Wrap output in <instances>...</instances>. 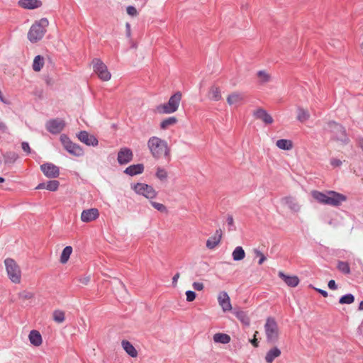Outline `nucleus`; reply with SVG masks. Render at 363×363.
I'll return each mask as SVG.
<instances>
[{
  "label": "nucleus",
  "mask_w": 363,
  "mask_h": 363,
  "mask_svg": "<svg viewBox=\"0 0 363 363\" xmlns=\"http://www.w3.org/2000/svg\"><path fill=\"white\" fill-rule=\"evenodd\" d=\"M144 171V165L143 164H136L128 166L124 170V173L129 176H135L142 174Z\"/></svg>",
  "instance_id": "aec40b11"
},
{
  "label": "nucleus",
  "mask_w": 363,
  "mask_h": 363,
  "mask_svg": "<svg viewBox=\"0 0 363 363\" xmlns=\"http://www.w3.org/2000/svg\"><path fill=\"white\" fill-rule=\"evenodd\" d=\"M121 345L123 350L126 352V353L128 355H130L131 357H137L138 352L129 341L124 340L121 342Z\"/></svg>",
  "instance_id": "a878e982"
},
{
  "label": "nucleus",
  "mask_w": 363,
  "mask_h": 363,
  "mask_svg": "<svg viewBox=\"0 0 363 363\" xmlns=\"http://www.w3.org/2000/svg\"><path fill=\"white\" fill-rule=\"evenodd\" d=\"M264 331L267 342L271 344L277 342L279 338V328L274 318H267L264 325Z\"/></svg>",
  "instance_id": "423d86ee"
},
{
  "label": "nucleus",
  "mask_w": 363,
  "mask_h": 363,
  "mask_svg": "<svg viewBox=\"0 0 363 363\" xmlns=\"http://www.w3.org/2000/svg\"><path fill=\"white\" fill-rule=\"evenodd\" d=\"M354 301V296L352 294H347L342 296L339 299L340 304H351Z\"/></svg>",
  "instance_id": "4c0bfd02"
},
{
  "label": "nucleus",
  "mask_w": 363,
  "mask_h": 363,
  "mask_svg": "<svg viewBox=\"0 0 363 363\" xmlns=\"http://www.w3.org/2000/svg\"><path fill=\"white\" fill-rule=\"evenodd\" d=\"M156 177L161 181L166 180L167 178V172L162 167H157L156 171Z\"/></svg>",
  "instance_id": "79ce46f5"
},
{
  "label": "nucleus",
  "mask_w": 363,
  "mask_h": 363,
  "mask_svg": "<svg viewBox=\"0 0 363 363\" xmlns=\"http://www.w3.org/2000/svg\"><path fill=\"white\" fill-rule=\"evenodd\" d=\"M49 25V21L46 18H42L38 21L33 24L28 33V38L31 43H37L40 40L45 32L46 28Z\"/></svg>",
  "instance_id": "7ed1b4c3"
},
{
  "label": "nucleus",
  "mask_w": 363,
  "mask_h": 363,
  "mask_svg": "<svg viewBox=\"0 0 363 363\" xmlns=\"http://www.w3.org/2000/svg\"><path fill=\"white\" fill-rule=\"evenodd\" d=\"M243 99V96L240 93H233L232 94L229 95L227 99V101L229 104V105H238L239 103H240Z\"/></svg>",
  "instance_id": "cd10ccee"
},
{
  "label": "nucleus",
  "mask_w": 363,
  "mask_h": 363,
  "mask_svg": "<svg viewBox=\"0 0 363 363\" xmlns=\"http://www.w3.org/2000/svg\"><path fill=\"white\" fill-rule=\"evenodd\" d=\"M208 97L210 99L217 101L221 99L220 91L219 88L216 86H212L210 91Z\"/></svg>",
  "instance_id": "f704fd0d"
},
{
  "label": "nucleus",
  "mask_w": 363,
  "mask_h": 363,
  "mask_svg": "<svg viewBox=\"0 0 363 363\" xmlns=\"http://www.w3.org/2000/svg\"><path fill=\"white\" fill-rule=\"evenodd\" d=\"M330 164L333 167H340L342 164V162L339 159L333 158L330 160Z\"/></svg>",
  "instance_id": "864d4df0"
},
{
  "label": "nucleus",
  "mask_w": 363,
  "mask_h": 363,
  "mask_svg": "<svg viewBox=\"0 0 363 363\" xmlns=\"http://www.w3.org/2000/svg\"><path fill=\"white\" fill-rule=\"evenodd\" d=\"M297 112V120L298 121L303 123L309 119L310 114L307 110L298 107Z\"/></svg>",
  "instance_id": "473e14b6"
},
{
  "label": "nucleus",
  "mask_w": 363,
  "mask_h": 363,
  "mask_svg": "<svg viewBox=\"0 0 363 363\" xmlns=\"http://www.w3.org/2000/svg\"><path fill=\"white\" fill-rule=\"evenodd\" d=\"M60 182L57 180H49L46 183V189L50 191H55L58 189Z\"/></svg>",
  "instance_id": "58836bf2"
},
{
  "label": "nucleus",
  "mask_w": 363,
  "mask_h": 363,
  "mask_svg": "<svg viewBox=\"0 0 363 363\" xmlns=\"http://www.w3.org/2000/svg\"><path fill=\"white\" fill-rule=\"evenodd\" d=\"M361 48H363V42L360 45Z\"/></svg>",
  "instance_id": "774afa93"
},
{
  "label": "nucleus",
  "mask_w": 363,
  "mask_h": 363,
  "mask_svg": "<svg viewBox=\"0 0 363 363\" xmlns=\"http://www.w3.org/2000/svg\"><path fill=\"white\" fill-rule=\"evenodd\" d=\"M94 72L102 81H108L111 74L108 70L107 66L99 58H94L92 60Z\"/></svg>",
  "instance_id": "1a4fd4ad"
},
{
  "label": "nucleus",
  "mask_w": 363,
  "mask_h": 363,
  "mask_svg": "<svg viewBox=\"0 0 363 363\" xmlns=\"http://www.w3.org/2000/svg\"><path fill=\"white\" fill-rule=\"evenodd\" d=\"M53 320L58 323H61L65 320V313L60 310H56L53 312Z\"/></svg>",
  "instance_id": "ea45409f"
},
{
  "label": "nucleus",
  "mask_w": 363,
  "mask_h": 363,
  "mask_svg": "<svg viewBox=\"0 0 363 363\" xmlns=\"http://www.w3.org/2000/svg\"><path fill=\"white\" fill-rule=\"evenodd\" d=\"M0 101L4 104H7V101L4 99V96L2 95L1 91L0 90Z\"/></svg>",
  "instance_id": "e2e57ef3"
},
{
  "label": "nucleus",
  "mask_w": 363,
  "mask_h": 363,
  "mask_svg": "<svg viewBox=\"0 0 363 363\" xmlns=\"http://www.w3.org/2000/svg\"><path fill=\"white\" fill-rule=\"evenodd\" d=\"M46 189V183H40L36 187L35 189Z\"/></svg>",
  "instance_id": "052dcab7"
},
{
  "label": "nucleus",
  "mask_w": 363,
  "mask_h": 363,
  "mask_svg": "<svg viewBox=\"0 0 363 363\" xmlns=\"http://www.w3.org/2000/svg\"><path fill=\"white\" fill-rule=\"evenodd\" d=\"M177 122V119L174 117H169L163 120L160 123V128L163 130L167 129L169 126L175 124Z\"/></svg>",
  "instance_id": "e433bc0d"
},
{
  "label": "nucleus",
  "mask_w": 363,
  "mask_h": 363,
  "mask_svg": "<svg viewBox=\"0 0 363 363\" xmlns=\"http://www.w3.org/2000/svg\"><path fill=\"white\" fill-rule=\"evenodd\" d=\"M44 65V58L41 55H37L35 57L33 62V69L35 72L41 70Z\"/></svg>",
  "instance_id": "2f4dec72"
},
{
  "label": "nucleus",
  "mask_w": 363,
  "mask_h": 363,
  "mask_svg": "<svg viewBox=\"0 0 363 363\" xmlns=\"http://www.w3.org/2000/svg\"><path fill=\"white\" fill-rule=\"evenodd\" d=\"M192 286L193 288L197 291H201L204 287L203 284L201 282H194Z\"/></svg>",
  "instance_id": "603ef678"
},
{
  "label": "nucleus",
  "mask_w": 363,
  "mask_h": 363,
  "mask_svg": "<svg viewBox=\"0 0 363 363\" xmlns=\"http://www.w3.org/2000/svg\"><path fill=\"white\" fill-rule=\"evenodd\" d=\"M3 156L5 164H13L18 158V154L15 152H6Z\"/></svg>",
  "instance_id": "7c9ffc66"
},
{
  "label": "nucleus",
  "mask_w": 363,
  "mask_h": 363,
  "mask_svg": "<svg viewBox=\"0 0 363 363\" xmlns=\"http://www.w3.org/2000/svg\"><path fill=\"white\" fill-rule=\"evenodd\" d=\"M77 279L83 285H87L90 281V276L79 277Z\"/></svg>",
  "instance_id": "8fccbe9b"
},
{
  "label": "nucleus",
  "mask_w": 363,
  "mask_h": 363,
  "mask_svg": "<svg viewBox=\"0 0 363 363\" xmlns=\"http://www.w3.org/2000/svg\"><path fill=\"white\" fill-rule=\"evenodd\" d=\"M281 201L282 203L286 205L292 211L298 212L300 211L301 206L295 198L292 196H286L283 198Z\"/></svg>",
  "instance_id": "412c9836"
},
{
  "label": "nucleus",
  "mask_w": 363,
  "mask_h": 363,
  "mask_svg": "<svg viewBox=\"0 0 363 363\" xmlns=\"http://www.w3.org/2000/svg\"><path fill=\"white\" fill-rule=\"evenodd\" d=\"M325 130L333 134V140L340 142L343 145H347L349 143L350 139L347 135L346 130L340 123H337L333 121H329L327 123Z\"/></svg>",
  "instance_id": "20e7f679"
},
{
  "label": "nucleus",
  "mask_w": 363,
  "mask_h": 363,
  "mask_svg": "<svg viewBox=\"0 0 363 363\" xmlns=\"http://www.w3.org/2000/svg\"><path fill=\"white\" fill-rule=\"evenodd\" d=\"M131 187L136 194L142 195L148 199L155 198L157 194L152 186L146 184L136 183L132 185Z\"/></svg>",
  "instance_id": "9d476101"
},
{
  "label": "nucleus",
  "mask_w": 363,
  "mask_h": 363,
  "mask_svg": "<svg viewBox=\"0 0 363 363\" xmlns=\"http://www.w3.org/2000/svg\"><path fill=\"white\" fill-rule=\"evenodd\" d=\"M133 154L128 147L121 148L118 152L117 160L121 165L126 164L133 160Z\"/></svg>",
  "instance_id": "4468645a"
},
{
  "label": "nucleus",
  "mask_w": 363,
  "mask_h": 363,
  "mask_svg": "<svg viewBox=\"0 0 363 363\" xmlns=\"http://www.w3.org/2000/svg\"><path fill=\"white\" fill-rule=\"evenodd\" d=\"M60 142L64 148L71 155L76 157H81L84 155L83 149L78 144L74 143L71 141L69 138L65 135L62 134L60 138Z\"/></svg>",
  "instance_id": "6e6552de"
},
{
  "label": "nucleus",
  "mask_w": 363,
  "mask_h": 363,
  "mask_svg": "<svg viewBox=\"0 0 363 363\" xmlns=\"http://www.w3.org/2000/svg\"><path fill=\"white\" fill-rule=\"evenodd\" d=\"M125 30H126V36L128 38H130L131 29H130V24L129 23H126V24H125Z\"/></svg>",
  "instance_id": "4d7b16f0"
},
{
  "label": "nucleus",
  "mask_w": 363,
  "mask_h": 363,
  "mask_svg": "<svg viewBox=\"0 0 363 363\" xmlns=\"http://www.w3.org/2000/svg\"><path fill=\"white\" fill-rule=\"evenodd\" d=\"M233 313L243 325H250V320L245 311L240 309H234Z\"/></svg>",
  "instance_id": "5701e85b"
},
{
  "label": "nucleus",
  "mask_w": 363,
  "mask_h": 363,
  "mask_svg": "<svg viewBox=\"0 0 363 363\" xmlns=\"http://www.w3.org/2000/svg\"><path fill=\"white\" fill-rule=\"evenodd\" d=\"M33 294L27 291H23L20 293H18V297L19 298L22 300H28L33 298Z\"/></svg>",
  "instance_id": "a18cd8bd"
},
{
  "label": "nucleus",
  "mask_w": 363,
  "mask_h": 363,
  "mask_svg": "<svg viewBox=\"0 0 363 363\" xmlns=\"http://www.w3.org/2000/svg\"><path fill=\"white\" fill-rule=\"evenodd\" d=\"M18 5L25 9H35L40 8L43 3L40 0H19Z\"/></svg>",
  "instance_id": "a211bd4d"
},
{
  "label": "nucleus",
  "mask_w": 363,
  "mask_h": 363,
  "mask_svg": "<svg viewBox=\"0 0 363 363\" xmlns=\"http://www.w3.org/2000/svg\"><path fill=\"white\" fill-rule=\"evenodd\" d=\"M66 123L65 120L56 118L48 121L45 123L47 130L53 135L60 133L65 128Z\"/></svg>",
  "instance_id": "9b49d317"
},
{
  "label": "nucleus",
  "mask_w": 363,
  "mask_h": 363,
  "mask_svg": "<svg viewBox=\"0 0 363 363\" xmlns=\"http://www.w3.org/2000/svg\"><path fill=\"white\" fill-rule=\"evenodd\" d=\"M28 337L30 343L34 346H39L42 344V337L40 333L38 330H31L30 332Z\"/></svg>",
  "instance_id": "393cba45"
},
{
  "label": "nucleus",
  "mask_w": 363,
  "mask_h": 363,
  "mask_svg": "<svg viewBox=\"0 0 363 363\" xmlns=\"http://www.w3.org/2000/svg\"><path fill=\"white\" fill-rule=\"evenodd\" d=\"M253 116L263 121L265 124H272L274 121L272 117L266 110L258 108L253 113Z\"/></svg>",
  "instance_id": "f3484780"
},
{
  "label": "nucleus",
  "mask_w": 363,
  "mask_h": 363,
  "mask_svg": "<svg viewBox=\"0 0 363 363\" xmlns=\"http://www.w3.org/2000/svg\"><path fill=\"white\" fill-rule=\"evenodd\" d=\"M6 272L9 279L15 284H19L21 280V272L17 263L10 258L4 261Z\"/></svg>",
  "instance_id": "0eeeda50"
},
{
  "label": "nucleus",
  "mask_w": 363,
  "mask_h": 363,
  "mask_svg": "<svg viewBox=\"0 0 363 363\" xmlns=\"http://www.w3.org/2000/svg\"><path fill=\"white\" fill-rule=\"evenodd\" d=\"M328 288L332 290H335L337 288V284H336L335 280H333V279H331L328 281Z\"/></svg>",
  "instance_id": "5fc2aeb1"
},
{
  "label": "nucleus",
  "mask_w": 363,
  "mask_h": 363,
  "mask_svg": "<svg viewBox=\"0 0 363 363\" xmlns=\"http://www.w3.org/2000/svg\"><path fill=\"white\" fill-rule=\"evenodd\" d=\"M218 301L224 312L232 310L230 299L227 292H220L218 296Z\"/></svg>",
  "instance_id": "dca6fc26"
},
{
  "label": "nucleus",
  "mask_w": 363,
  "mask_h": 363,
  "mask_svg": "<svg viewBox=\"0 0 363 363\" xmlns=\"http://www.w3.org/2000/svg\"><path fill=\"white\" fill-rule=\"evenodd\" d=\"M8 128L5 123L0 121V132L1 133H7Z\"/></svg>",
  "instance_id": "6e6d98bb"
},
{
  "label": "nucleus",
  "mask_w": 363,
  "mask_h": 363,
  "mask_svg": "<svg viewBox=\"0 0 363 363\" xmlns=\"http://www.w3.org/2000/svg\"><path fill=\"white\" fill-rule=\"evenodd\" d=\"M250 342L255 346V347H257L258 346V343H257V339L254 338L252 340H250Z\"/></svg>",
  "instance_id": "680f3d73"
},
{
  "label": "nucleus",
  "mask_w": 363,
  "mask_h": 363,
  "mask_svg": "<svg viewBox=\"0 0 363 363\" xmlns=\"http://www.w3.org/2000/svg\"><path fill=\"white\" fill-rule=\"evenodd\" d=\"M227 224L228 225V230H235L236 228L234 224V220L231 215H228L227 219H226Z\"/></svg>",
  "instance_id": "49530a36"
},
{
  "label": "nucleus",
  "mask_w": 363,
  "mask_h": 363,
  "mask_svg": "<svg viewBox=\"0 0 363 363\" xmlns=\"http://www.w3.org/2000/svg\"><path fill=\"white\" fill-rule=\"evenodd\" d=\"M337 268L344 274H350L351 272L350 265L347 262L338 261Z\"/></svg>",
  "instance_id": "c9c22d12"
},
{
  "label": "nucleus",
  "mask_w": 363,
  "mask_h": 363,
  "mask_svg": "<svg viewBox=\"0 0 363 363\" xmlns=\"http://www.w3.org/2000/svg\"><path fill=\"white\" fill-rule=\"evenodd\" d=\"M99 216V213L97 208H93L84 210L81 214V220L84 223H89L97 219Z\"/></svg>",
  "instance_id": "2eb2a0df"
},
{
  "label": "nucleus",
  "mask_w": 363,
  "mask_h": 363,
  "mask_svg": "<svg viewBox=\"0 0 363 363\" xmlns=\"http://www.w3.org/2000/svg\"><path fill=\"white\" fill-rule=\"evenodd\" d=\"M257 75L262 83H266L270 80V75L264 70L259 71Z\"/></svg>",
  "instance_id": "a19ab883"
},
{
  "label": "nucleus",
  "mask_w": 363,
  "mask_h": 363,
  "mask_svg": "<svg viewBox=\"0 0 363 363\" xmlns=\"http://www.w3.org/2000/svg\"><path fill=\"white\" fill-rule=\"evenodd\" d=\"M179 278V273H176L174 276L172 277V284L176 285L178 279Z\"/></svg>",
  "instance_id": "bf43d9fd"
},
{
  "label": "nucleus",
  "mask_w": 363,
  "mask_h": 363,
  "mask_svg": "<svg viewBox=\"0 0 363 363\" xmlns=\"http://www.w3.org/2000/svg\"><path fill=\"white\" fill-rule=\"evenodd\" d=\"M313 198L318 203L324 205L338 207L342 202L347 201V198L345 195L335 191H328L325 193L319 191H313Z\"/></svg>",
  "instance_id": "f257e3e1"
},
{
  "label": "nucleus",
  "mask_w": 363,
  "mask_h": 363,
  "mask_svg": "<svg viewBox=\"0 0 363 363\" xmlns=\"http://www.w3.org/2000/svg\"><path fill=\"white\" fill-rule=\"evenodd\" d=\"M221 238V231L220 230H217L215 235L207 240L206 247L211 250L215 248L220 243Z\"/></svg>",
  "instance_id": "4be33fe9"
},
{
  "label": "nucleus",
  "mask_w": 363,
  "mask_h": 363,
  "mask_svg": "<svg viewBox=\"0 0 363 363\" xmlns=\"http://www.w3.org/2000/svg\"><path fill=\"white\" fill-rule=\"evenodd\" d=\"M278 275L290 287H296L299 284V279L297 276L286 275L283 272H279Z\"/></svg>",
  "instance_id": "6ab92c4d"
},
{
  "label": "nucleus",
  "mask_w": 363,
  "mask_h": 363,
  "mask_svg": "<svg viewBox=\"0 0 363 363\" xmlns=\"http://www.w3.org/2000/svg\"><path fill=\"white\" fill-rule=\"evenodd\" d=\"M150 203L152 206V207H154L158 211L162 212V213L167 212V207L164 205H163L162 203H157L155 201H150Z\"/></svg>",
  "instance_id": "c03bdc74"
},
{
  "label": "nucleus",
  "mask_w": 363,
  "mask_h": 363,
  "mask_svg": "<svg viewBox=\"0 0 363 363\" xmlns=\"http://www.w3.org/2000/svg\"><path fill=\"white\" fill-rule=\"evenodd\" d=\"M315 290L317 291L318 293H320L323 297H327L328 295V292L325 290L318 289V288H315Z\"/></svg>",
  "instance_id": "13d9d810"
},
{
  "label": "nucleus",
  "mask_w": 363,
  "mask_h": 363,
  "mask_svg": "<svg viewBox=\"0 0 363 363\" xmlns=\"http://www.w3.org/2000/svg\"><path fill=\"white\" fill-rule=\"evenodd\" d=\"M281 350L277 347H274L267 352L265 361L267 363H272L275 358L281 355Z\"/></svg>",
  "instance_id": "b1692460"
},
{
  "label": "nucleus",
  "mask_w": 363,
  "mask_h": 363,
  "mask_svg": "<svg viewBox=\"0 0 363 363\" xmlns=\"http://www.w3.org/2000/svg\"><path fill=\"white\" fill-rule=\"evenodd\" d=\"M21 147L24 152H26L27 154H30L31 152V149L29 146L28 143L27 142H23L21 143Z\"/></svg>",
  "instance_id": "3c124183"
},
{
  "label": "nucleus",
  "mask_w": 363,
  "mask_h": 363,
  "mask_svg": "<svg viewBox=\"0 0 363 363\" xmlns=\"http://www.w3.org/2000/svg\"><path fill=\"white\" fill-rule=\"evenodd\" d=\"M213 341L216 343L228 344L230 341V337L228 334L218 333L213 335Z\"/></svg>",
  "instance_id": "bb28decb"
},
{
  "label": "nucleus",
  "mask_w": 363,
  "mask_h": 363,
  "mask_svg": "<svg viewBox=\"0 0 363 363\" xmlns=\"http://www.w3.org/2000/svg\"><path fill=\"white\" fill-rule=\"evenodd\" d=\"M186 301L188 302H191L196 298V294L194 291L189 290L186 291Z\"/></svg>",
  "instance_id": "de8ad7c7"
},
{
  "label": "nucleus",
  "mask_w": 363,
  "mask_h": 363,
  "mask_svg": "<svg viewBox=\"0 0 363 363\" xmlns=\"http://www.w3.org/2000/svg\"><path fill=\"white\" fill-rule=\"evenodd\" d=\"M181 99L182 93L180 91H177L171 96L167 104L157 106V111L160 113H172L178 109Z\"/></svg>",
  "instance_id": "39448f33"
},
{
  "label": "nucleus",
  "mask_w": 363,
  "mask_h": 363,
  "mask_svg": "<svg viewBox=\"0 0 363 363\" xmlns=\"http://www.w3.org/2000/svg\"><path fill=\"white\" fill-rule=\"evenodd\" d=\"M147 147L152 157L155 159L162 157H167L169 156V148L167 143L158 137L152 136L147 141Z\"/></svg>",
  "instance_id": "f03ea898"
},
{
  "label": "nucleus",
  "mask_w": 363,
  "mask_h": 363,
  "mask_svg": "<svg viewBox=\"0 0 363 363\" xmlns=\"http://www.w3.org/2000/svg\"><path fill=\"white\" fill-rule=\"evenodd\" d=\"M77 138L83 143L88 146H97L99 141L98 139L94 135L89 134L86 130L80 131L77 135Z\"/></svg>",
  "instance_id": "ddd939ff"
},
{
  "label": "nucleus",
  "mask_w": 363,
  "mask_h": 363,
  "mask_svg": "<svg viewBox=\"0 0 363 363\" xmlns=\"http://www.w3.org/2000/svg\"><path fill=\"white\" fill-rule=\"evenodd\" d=\"M127 13L131 16H136L138 14L137 9L133 6H128L126 8Z\"/></svg>",
  "instance_id": "09e8293b"
},
{
  "label": "nucleus",
  "mask_w": 363,
  "mask_h": 363,
  "mask_svg": "<svg viewBox=\"0 0 363 363\" xmlns=\"http://www.w3.org/2000/svg\"><path fill=\"white\" fill-rule=\"evenodd\" d=\"M40 170L46 177L50 179L57 178L60 175L59 167L52 163L46 162L41 164Z\"/></svg>",
  "instance_id": "f8f14e48"
},
{
  "label": "nucleus",
  "mask_w": 363,
  "mask_h": 363,
  "mask_svg": "<svg viewBox=\"0 0 363 363\" xmlns=\"http://www.w3.org/2000/svg\"><path fill=\"white\" fill-rule=\"evenodd\" d=\"M360 147H361V148L363 150V140L361 142Z\"/></svg>",
  "instance_id": "338daca9"
},
{
  "label": "nucleus",
  "mask_w": 363,
  "mask_h": 363,
  "mask_svg": "<svg viewBox=\"0 0 363 363\" xmlns=\"http://www.w3.org/2000/svg\"><path fill=\"white\" fill-rule=\"evenodd\" d=\"M359 311H363V301H362L359 303Z\"/></svg>",
  "instance_id": "0e129e2a"
},
{
  "label": "nucleus",
  "mask_w": 363,
  "mask_h": 363,
  "mask_svg": "<svg viewBox=\"0 0 363 363\" xmlns=\"http://www.w3.org/2000/svg\"><path fill=\"white\" fill-rule=\"evenodd\" d=\"M253 252L256 257H259L258 264H262L267 259L265 255L258 249H254Z\"/></svg>",
  "instance_id": "37998d69"
},
{
  "label": "nucleus",
  "mask_w": 363,
  "mask_h": 363,
  "mask_svg": "<svg viewBox=\"0 0 363 363\" xmlns=\"http://www.w3.org/2000/svg\"><path fill=\"white\" fill-rule=\"evenodd\" d=\"M5 181L4 178L0 177V183H2Z\"/></svg>",
  "instance_id": "69168bd1"
},
{
  "label": "nucleus",
  "mask_w": 363,
  "mask_h": 363,
  "mask_svg": "<svg viewBox=\"0 0 363 363\" xmlns=\"http://www.w3.org/2000/svg\"><path fill=\"white\" fill-rule=\"evenodd\" d=\"M232 257L234 261H240L245 257V252L243 248L240 246H238L235 248L232 253Z\"/></svg>",
  "instance_id": "c756f323"
},
{
  "label": "nucleus",
  "mask_w": 363,
  "mask_h": 363,
  "mask_svg": "<svg viewBox=\"0 0 363 363\" xmlns=\"http://www.w3.org/2000/svg\"><path fill=\"white\" fill-rule=\"evenodd\" d=\"M72 252V247L71 246H66L61 254L60 256V262L62 264H65L69 260V257Z\"/></svg>",
  "instance_id": "72a5a7b5"
},
{
  "label": "nucleus",
  "mask_w": 363,
  "mask_h": 363,
  "mask_svg": "<svg viewBox=\"0 0 363 363\" xmlns=\"http://www.w3.org/2000/svg\"><path fill=\"white\" fill-rule=\"evenodd\" d=\"M276 145L281 150H289L293 147L292 141L286 139H279L277 141Z\"/></svg>",
  "instance_id": "c85d7f7f"
}]
</instances>
